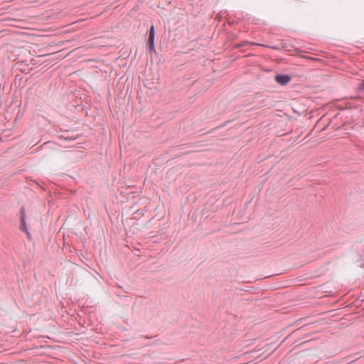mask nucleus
<instances>
[{"mask_svg": "<svg viewBox=\"0 0 364 364\" xmlns=\"http://www.w3.org/2000/svg\"><path fill=\"white\" fill-rule=\"evenodd\" d=\"M20 230L22 232H24L27 237L31 239V235L28 229L27 223H26V211L25 207L22 206L20 209Z\"/></svg>", "mask_w": 364, "mask_h": 364, "instance_id": "obj_1", "label": "nucleus"}, {"mask_svg": "<svg viewBox=\"0 0 364 364\" xmlns=\"http://www.w3.org/2000/svg\"><path fill=\"white\" fill-rule=\"evenodd\" d=\"M154 40H155V31L154 26L152 25L149 30V38L146 44L147 50L151 53L152 52H156V48L154 46Z\"/></svg>", "mask_w": 364, "mask_h": 364, "instance_id": "obj_2", "label": "nucleus"}, {"mask_svg": "<svg viewBox=\"0 0 364 364\" xmlns=\"http://www.w3.org/2000/svg\"><path fill=\"white\" fill-rule=\"evenodd\" d=\"M291 80V76L287 74H278L275 76V81L282 86L287 85Z\"/></svg>", "mask_w": 364, "mask_h": 364, "instance_id": "obj_3", "label": "nucleus"}, {"mask_svg": "<svg viewBox=\"0 0 364 364\" xmlns=\"http://www.w3.org/2000/svg\"><path fill=\"white\" fill-rule=\"evenodd\" d=\"M358 91H363L364 90V80L361 82V83L359 85L358 87Z\"/></svg>", "mask_w": 364, "mask_h": 364, "instance_id": "obj_4", "label": "nucleus"}, {"mask_svg": "<svg viewBox=\"0 0 364 364\" xmlns=\"http://www.w3.org/2000/svg\"><path fill=\"white\" fill-rule=\"evenodd\" d=\"M361 267H364V263L361 264Z\"/></svg>", "mask_w": 364, "mask_h": 364, "instance_id": "obj_5", "label": "nucleus"}]
</instances>
